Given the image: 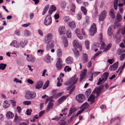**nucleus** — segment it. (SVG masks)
Wrapping results in <instances>:
<instances>
[{"label":"nucleus","instance_id":"1","mask_svg":"<svg viewBox=\"0 0 125 125\" xmlns=\"http://www.w3.org/2000/svg\"><path fill=\"white\" fill-rule=\"evenodd\" d=\"M78 80V79L76 77V75H74L66 82V85H68L69 84H71L72 85H73L77 82Z\"/></svg>","mask_w":125,"mask_h":125},{"label":"nucleus","instance_id":"2","mask_svg":"<svg viewBox=\"0 0 125 125\" xmlns=\"http://www.w3.org/2000/svg\"><path fill=\"white\" fill-rule=\"evenodd\" d=\"M36 96V94L34 92H28L25 95L26 98L29 100L34 99Z\"/></svg>","mask_w":125,"mask_h":125},{"label":"nucleus","instance_id":"3","mask_svg":"<svg viewBox=\"0 0 125 125\" xmlns=\"http://www.w3.org/2000/svg\"><path fill=\"white\" fill-rule=\"evenodd\" d=\"M52 23V19L51 15L48 14L45 18L44 21V24L46 26L51 24Z\"/></svg>","mask_w":125,"mask_h":125},{"label":"nucleus","instance_id":"4","mask_svg":"<svg viewBox=\"0 0 125 125\" xmlns=\"http://www.w3.org/2000/svg\"><path fill=\"white\" fill-rule=\"evenodd\" d=\"M104 87V85H100L98 87L96 88L93 91V93L96 94L97 95V96H98L99 95L100 93L103 90Z\"/></svg>","mask_w":125,"mask_h":125},{"label":"nucleus","instance_id":"5","mask_svg":"<svg viewBox=\"0 0 125 125\" xmlns=\"http://www.w3.org/2000/svg\"><path fill=\"white\" fill-rule=\"evenodd\" d=\"M96 32V25L95 23H93L89 31L90 34L91 36L94 35Z\"/></svg>","mask_w":125,"mask_h":125},{"label":"nucleus","instance_id":"6","mask_svg":"<svg viewBox=\"0 0 125 125\" xmlns=\"http://www.w3.org/2000/svg\"><path fill=\"white\" fill-rule=\"evenodd\" d=\"M76 100L79 103H82L84 100V95L82 94H79L76 97Z\"/></svg>","mask_w":125,"mask_h":125},{"label":"nucleus","instance_id":"7","mask_svg":"<svg viewBox=\"0 0 125 125\" xmlns=\"http://www.w3.org/2000/svg\"><path fill=\"white\" fill-rule=\"evenodd\" d=\"M62 59L59 58L56 64V66L59 69H62Z\"/></svg>","mask_w":125,"mask_h":125},{"label":"nucleus","instance_id":"8","mask_svg":"<svg viewBox=\"0 0 125 125\" xmlns=\"http://www.w3.org/2000/svg\"><path fill=\"white\" fill-rule=\"evenodd\" d=\"M43 84V83L42 81H37L35 84V87L36 89H39L42 88Z\"/></svg>","mask_w":125,"mask_h":125},{"label":"nucleus","instance_id":"9","mask_svg":"<svg viewBox=\"0 0 125 125\" xmlns=\"http://www.w3.org/2000/svg\"><path fill=\"white\" fill-rule=\"evenodd\" d=\"M118 62H117L114 63L112 65H110L109 67L110 70L111 71L115 70L118 67Z\"/></svg>","mask_w":125,"mask_h":125},{"label":"nucleus","instance_id":"10","mask_svg":"<svg viewBox=\"0 0 125 125\" xmlns=\"http://www.w3.org/2000/svg\"><path fill=\"white\" fill-rule=\"evenodd\" d=\"M106 13L105 11H103L101 13L99 16V19L100 21H102L105 18L106 15Z\"/></svg>","mask_w":125,"mask_h":125},{"label":"nucleus","instance_id":"11","mask_svg":"<svg viewBox=\"0 0 125 125\" xmlns=\"http://www.w3.org/2000/svg\"><path fill=\"white\" fill-rule=\"evenodd\" d=\"M87 71V70L86 69H84L83 71L81 72V74L80 75V82H81L82 80L85 78Z\"/></svg>","mask_w":125,"mask_h":125},{"label":"nucleus","instance_id":"12","mask_svg":"<svg viewBox=\"0 0 125 125\" xmlns=\"http://www.w3.org/2000/svg\"><path fill=\"white\" fill-rule=\"evenodd\" d=\"M59 33L60 35L64 34L65 33V30L64 26L60 27L58 28Z\"/></svg>","mask_w":125,"mask_h":125},{"label":"nucleus","instance_id":"13","mask_svg":"<svg viewBox=\"0 0 125 125\" xmlns=\"http://www.w3.org/2000/svg\"><path fill=\"white\" fill-rule=\"evenodd\" d=\"M56 10V8L54 5H51L48 11V13L49 14L51 15L53 12L55 11Z\"/></svg>","mask_w":125,"mask_h":125},{"label":"nucleus","instance_id":"14","mask_svg":"<svg viewBox=\"0 0 125 125\" xmlns=\"http://www.w3.org/2000/svg\"><path fill=\"white\" fill-rule=\"evenodd\" d=\"M73 44L75 48L76 49L81 46V44L79 43L77 41L74 40L73 42Z\"/></svg>","mask_w":125,"mask_h":125},{"label":"nucleus","instance_id":"15","mask_svg":"<svg viewBox=\"0 0 125 125\" xmlns=\"http://www.w3.org/2000/svg\"><path fill=\"white\" fill-rule=\"evenodd\" d=\"M65 61L67 64H71L73 62V58L71 57H69L66 59Z\"/></svg>","mask_w":125,"mask_h":125},{"label":"nucleus","instance_id":"16","mask_svg":"<svg viewBox=\"0 0 125 125\" xmlns=\"http://www.w3.org/2000/svg\"><path fill=\"white\" fill-rule=\"evenodd\" d=\"M6 115L7 118L10 119L12 118L13 117L14 115L11 112L9 111L7 112Z\"/></svg>","mask_w":125,"mask_h":125},{"label":"nucleus","instance_id":"17","mask_svg":"<svg viewBox=\"0 0 125 125\" xmlns=\"http://www.w3.org/2000/svg\"><path fill=\"white\" fill-rule=\"evenodd\" d=\"M48 44L47 46V49L48 50H49L48 49L49 48H52L54 47V45L51 41H48Z\"/></svg>","mask_w":125,"mask_h":125},{"label":"nucleus","instance_id":"18","mask_svg":"<svg viewBox=\"0 0 125 125\" xmlns=\"http://www.w3.org/2000/svg\"><path fill=\"white\" fill-rule=\"evenodd\" d=\"M105 81L104 78L102 77V76L101 78H99V80L98 81V83H97V84L100 85L104 83Z\"/></svg>","mask_w":125,"mask_h":125},{"label":"nucleus","instance_id":"19","mask_svg":"<svg viewBox=\"0 0 125 125\" xmlns=\"http://www.w3.org/2000/svg\"><path fill=\"white\" fill-rule=\"evenodd\" d=\"M109 14L111 18H114L115 17L114 10L113 9H111L109 10Z\"/></svg>","mask_w":125,"mask_h":125},{"label":"nucleus","instance_id":"20","mask_svg":"<svg viewBox=\"0 0 125 125\" xmlns=\"http://www.w3.org/2000/svg\"><path fill=\"white\" fill-rule=\"evenodd\" d=\"M113 37L114 39H115V41L117 43H118L120 41V39L121 37V36L118 35L117 36L113 35Z\"/></svg>","mask_w":125,"mask_h":125},{"label":"nucleus","instance_id":"21","mask_svg":"<svg viewBox=\"0 0 125 125\" xmlns=\"http://www.w3.org/2000/svg\"><path fill=\"white\" fill-rule=\"evenodd\" d=\"M19 43L16 40H14L12 42L10 43V45L11 46H13L15 47H17L19 46Z\"/></svg>","mask_w":125,"mask_h":125},{"label":"nucleus","instance_id":"22","mask_svg":"<svg viewBox=\"0 0 125 125\" xmlns=\"http://www.w3.org/2000/svg\"><path fill=\"white\" fill-rule=\"evenodd\" d=\"M67 23L69 26L72 29L75 27V23L73 21H69L67 22Z\"/></svg>","mask_w":125,"mask_h":125},{"label":"nucleus","instance_id":"23","mask_svg":"<svg viewBox=\"0 0 125 125\" xmlns=\"http://www.w3.org/2000/svg\"><path fill=\"white\" fill-rule=\"evenodd\" d=\"M3 105L4 108H8L10 106V104L7 100H5L4 101Z\"/></svg>","mask_w":125,"mask_h":125},{"label":"nucleus","instance_id":"24","mask_svg":"<svg viewBox=\"0 0 125 125\" xmlns=\"http://www.w3.org/2000/svg\"><path fill=\"white\" fill-rule=\"evenodd\" d=\"M66 97L65 96H63L58 100V103L59 104H60L62 103L66 99Z\"/></svg>","mask_w":125,"mask_h":125},{"label":"nucleus","instance_id":"25","mask_svg":"<svg viewBox=\"0 0 125 125\" xmlns=\"http://www.w3.org/2000/svg\"><path fill=\"white\" fill-rule=\"evenodd\" d=\"M52 37V35L51 33H49L45 37V40L46 41H50V40L51 39Z\"/></svg>","mask_w":125,"mask_h":125},{"label":"nucleus","instance_id":"26","mask_svg":"<svg viewBox=\"0 0 125 125\" xmlns=\"http://www.w3.org/2000/svg\"><path fill=\"white\" fill-rule=\"evenodd\" d=\"M95 96L93 94H91L88 99V100H89L91 103L94 102V101Z\"/></svg>","mask_w":125,"mask_h":125},{"label":"nucleus","instance_id":"27","mask_svg":"<svg viewBox=\"0 0 125 125\" xmlns=\"http://www.w3.org/2000/svg\"><path fill=\"white\" fill-rule=\"evenodd\" d=\"M53 105V103L51 102L49 103L46 110L47 112H48L50 110V109L52 108Z\"/></svg>","mask_w":125,"mask_h":125},{"label":"nucleus","instance_id":"28","mask_svg":"<svg viewBox=\"0 0 125 125\" xmlns=\"http://www.w3.org/2000/svg\"><path fill=\"white\" fill-rule=\"evenodd\" d=\"M27 41L26 40H23L20 42V45L22 47H24L26 45Z\"/></svg>","mask_w":125,"mask_h":125},{"label":"nucleus","instance_id":"29","mask_svg":"<svg viewBox=\"0 0 125 125\" xmlns=\"http://www.w3.org/2000/svg\"><path fill=\"white\" fill-rule=\"evenodd\" d=\"M75 8V5L73 4H72L71 6L70 11L71 12H72V14L73 13H74Z\"/></svg>","mask_w":125,"mask_h":125},{"label":"nucleus","instance_id":"30","mask_svg":"<svg viewBox=\"0 0 125 125\" xmlns=\"http://www.w3.org/2000/svg\"><path fill=\"white\" fill-rule=\"evenodd\" d=\"M89 106V105L87 102H85L82 105L81 107L82 109L84 110L85 109H87L88 108Z\"/></svg>","mask_w":125,"mask_h":125},{"label":"nucleus","instance_id":"31","mask_svg":"<svg viewBox=\"0 0 125 125\" xmlns=\"http://www.w3.org/2000/svg\"><path fill=\"white\" fill-rule=\"evenodd\" d=\"M83 63H84V62L88 61V56L87 54L85 53L83 54Z\"/></svg>","mask_w":125,"mask_h":125},{"label":"nucleus","instance_id":"32","mask_svg":"<svg viewBox=\"0 0 125 125\" xmlns=\"http://www.w3.org/2000/svg\"><path fill=\"white\" fill-rule=\"evenodd\" d=\"M45 61L49 63L50 62V57L48 54L46 55L44 59Z\"/></svg>","mask_w":125,"mask_h":125},{"label":"nucleus","instance_id":"33","mask_svg":"<svg viewBox=\"0 0 125 125\" xmlns=\"http://www.w3.org/2000/svg\"><path fill=\"white\" fill-rule=\"evenodd\" d=\"M109 75V73L107 72H105L102 75V77H104L105 81H106L107 79V77Z\"/></svg>","mask_w":125,"mask_h":125},{"label":"nucleus","instance_id":"34","mask_svg":"<svg viewBox=\"0 0 125 125\" xmlns=\"http://www.w3.org/2000/svg\"><path fill=\"white\" fill-rule=\"evenodd\" d=\"M21 119L20 117L17 116L16 115H15L14 121L15 122L17 123L18 121H21Z\"/></svg>","mask_w":125,"mask_h":125},{"label":"nucleus","instance_id":"35","mask_svg":"<svg viewBox=\"0 0 125 125\" xmlns=\"http://www.w3.org/2000/svg\"><path fill=\"white\" fill-rule=\"evenodd\" d=\"M7 65L6 64L2 63H0V69L4 70L5 68Z\"/></svg>","mask_w":125,"mask_h":125},{"label":"nucleus","instance_id":"36","mask_svg":"<svg viewBox=\"0 0 125 125\" xmlns=\"http://www.w3.org/2000/svg\"><path fill=\"white\" fill-rule=\"evenodd\" d=\"M107 33L109 36H111L112 35V29L110 27H109L108 29Z\"/></svg>","mask_w":125,"mask_h":125},{"label":"nucleus","instance_id":"37","mask_svg":"<svg viewBox=\"0 0 125 125\" xmlns=\"http://www.w3.org/2000/svg\"><path fill=\"white\" fill-rule=\"evenodd\" d=\"M116 19L118 21L120 22L122 20V17L120 14H118L116 15Z\"/></svg>","mask_w":125,"mask_h":125},{"label":"nucleus","instance_id":"38","mask_svg":"<svg viewBox=\"0 0 125 125\" xmlns=\"http://www.w3.org/2000/svg\"><path fill=\"white\" fill-rule=\"evenodd\" d=\"M118 0H114V9L116 10L117 9Z\"/></svg>","mask_w":125,"mask_h":125},{"label":"nucleus","instance_id":"39","mask_svg":"<svg viewBox=\"0 0 125 125\" xmlns=\"http://www.w3.org/2000/svg\"><path fill=\"white\" fill-rule=\"evenodd\" d=\"M66 6V3L64 1H62L61 4V7L62 9H64Z\"/></svg>","mask_w":125,"mask_h":125},{"label":"nucleus","instance_id":"40","mask_svg":"<svg viewBox=\"0 0 125 125\" xmlns=\"http://www.w3.org/2000/svg\"><path fill=\"white\" fill-rule=\"evenodd\" d=\"M66 35L68 38H70L71 36V34L70 30H67L66 31Z\"/></svg>","mask_w":125,"mask_h":125},{"label":"nucleus","instance_id":"41","mask_svg":"<svg viewBox=\"0 0 125 125\" xmlns=\"http://www.w3.org/2000/svg\"><path fill=\"white\" fill-rule=\"evenodd\" d=\"M9 101L10 102V103L13 107H14L16 106V102L15 101L12 100H10Z\"/></svg>","mask_w":125,"mask_h":125},{"label":"nucleus","instance_id":"42","mask_svg":"<svg viewBox=\"0 0 125 125\" xmlns=\"http://www.w3.org/2000/svg\"><path fill=\"white\" fill-rule=\"evenodd\" d=\"M49 84V81H47L44 84L43 86L42 89H46L48 86Z\"/></svg>","mask_w":125,"mask_h":125},{"label":"nucleus","instance_id":"43","mask_svg":"<svg viewBox=\"0 0 125 125\" xmlns=\"http://www.w3.org/2000/svg\"><path fill=\"white\" fill-rule=\"evenodd\" d=\"M76 110L77 109L75 108H72L70 109L69 112L72 114L76 111Z\"/></svg>","mask_w":125,"mask_h":125},{"label":"nucleus","instance_id":"44","mask_svg":"<svg viewBox=\"0 0 125 125\" xmlns=\"http://www.w3.org/2000/svg\"><path fill=\"white\" fill-rule=\"evenodd\" d=\"M63 42L64 43V46L65 47H67L68 45V43L66 38H64V39L63 40Z\"/></svg>","mask_w":125,"mask_h":125},{"label":"nucleus","instance_id":"45","mask_svg":"<svg viewBox=\"0 0 125 125\" xmlns=\"http://www.w3.org/2000/svg\"><path fill=\"white\" fill-rule=\"evenodd\" d=\"M111 46V43H109L108 44L106 47L105 48L104 51H106L108 50L110 48Z\"/></svg>","mask_w":125,"mask_h":125},{"label":"nucleus","instance_id":"46","mask_svg":"<svg viewBox=\"0 0 125 125\" xmlns=\"http://www.w3.org/2000/svg\"><path fill=\"white\" fill-rule=\"evenodd\" d=\"M81 9L84 15H86V14L87 11L86 9L84 7H82L81 8Z\"/></svg>","mask_w":125,"mask_h":125},{"label":"nucleus","instance_id":"47","mask_svg":"<svg viewBox=\"0 0 125 125\" xmlns=\"http://www.w3.org/2000/svg\"><path fill=\"white\" fill-rule=\"evenodd\" d=\"M57 55L58 56L60 57L62 56V52L60 49H58L57 52Z\"/></svg>","mask_w":125,"mask_h":125},{"label":"nucleus","instance_id":"48","mask_svg":"<svg viewBox=\"0 0 125 125\" xmlns=\"http://www.w3.org/2000/svg\"><path fill=\"white\" fill-rule=\"evenodd\" d=\"M77 18L78 20H80L82 18V13L80 12H79L77 15Z\"/></svg>","mask_w":125,"mask_h":125},{"label":"nucleus","instance_id":"49","mask_svg":"<svg viewBox=\"0 0 125 125\" xmlns=\"http://www.w3.org/2000/svg\"><path fill=\"white\" fill-rule=\"evenodd\" d=\"M24 33L25 36H27L29 35L30 33L27 30H25L24 31Z\"/></svg>","mask_w":125,"mask_h":125},{"label":"nucleus","instance_id":"50","mask_svg":"<svg viewBox=\"0 0 125 125\" xmlns=\"http://www.w3.org/2000/svg\"><path fill=\"white\" fill-rule=\"evenodd\" d=\"M85 44L86 49H88L89 48V41L88 40H86L85 42Z\"/></svg>","mask_w":125,"mask_h":125},{"label":"nucleus","instance_id":"51","mask_svg":"<svg viewBox=\"0 0 125 125\" xmlns=\"http://www.w3.org/2000/svg\"><path fill=\"white\" fill-rule=\"evenodd\" d=\"M31 102L30 101H24L23 104H24L26 105H29L30 104Z\"/></svg>","mask_w":125,"mask_h":125},{"label":"nucleus","instance_id":"52","mask_svg":"<svg viewBox=\"0 0 125 125\" xmlns=\"http://www.w3.org/2000/svg\"><path fill=\"white\" fill-rule=\"evenodd\" d=\"M71 70V68L67 66H65L64 69V70L65 72H66V71L69 72Z\"/></svg>","mask_w":125,"mask_h":125},{"label":"nucleus","instance_id":"53","mask_svg":"<svg viewBox=\"0 0 125 125\" xmlns=\"http://www.w3.org/2000/svg\"><path fill=\"white\" fill-rule=\"evenodd\" d=\"M120 118L119 117H116L113 118H112L111 119V120L112 122L114 121L117 119H118V120L120 121Z\"/></svg>","mask_w":125,"mask_h":125},{"label":"nucleus","instance_id":"54","mask_svg":"<svg viewBox=\"0 0 125 125\" xmlns=\"http://www.w3.org/2000/svg\"><path fill=\"white\" fill-rule=\"evenodd\" d=\"M77 37L80 39H82L83 38V37L82 34L80 33V32L76 34Z\"/></svg>","mask_w":125,"mask_h":125},{"label":"nucleus","instance_id":"55","mask_svg":"<svg viewBox=\"0 0 125 125\" xmlns=\"http://www.w3.org/2000/svg\"><path fill=\"white\" fill-rule=\"evenodd\" d=\"M125 57V54L123 53L122 54L120 57V61L124 59Z\"/></svg>","mask_w":125,"mask_h":125},{"label":"nucleus","instance_id":"56","mask_svg":"<svg viewBox=\"0 0 125 125\" xmlns=\"http://www.w3.org/2000/svg\"><path fill=\"white\" fill-rule=\"evenodd\" d=\"M32 111L29 109H27L26 111V114L27 115H30L31 114V112Z\"/></svg>","mask_w":125,"mask_h":125},{"label":"nucleus","instance_id":"57","mask_svg":"<svg viewBox=\"0 0 125 125\" xmlns=\"http://www.w3.org/2000/svg\"><path fill=\"white\" fill-rule=\"evenodd\" d=\"M27 81L28 83L31 84H32L34 83L33 81L31 79H28Z\"/></svg>","mask_w":125,"mask_h":125},{"label":"nucleus","instance_id":"58","mask_svg":"<svg viewBox=\"0 0 125 125\" xmlns=\"http://www.w3.org/2000/svg\"><path fill=\"white\" fill-rule=\"evenodd\" d=\"M38 31L39 34L41 36H42L43 35V33L42 30L40 29H38Z\"/></svg>","mask_w":125,"mask_h":125},{"label":"nucleus","instance_id":"59","mask_svg":"<svg viewBox=\"0 0 125 125\" xmlns=\"http://www.w3.org/2000/svg\"><path fill=\"white\" fill-rule=\"evenodd\" d=\"M16 109L18 112V113L20 114V113L21 110V108L19 106H18L17 107Z\"/></svg>","mask_w":125,"mask_h":125},{"label":"nucleus","instance_id":"60","mask_svg":"<svg viewBox=\"0 0 125 125\" xmlns=\"http://www.w3.org/2000/svg\"><path fill=\"white\" fill-rule=\"evenodd\" d=\"M107 62L109 63V64H112L114 62V60L113 59H108Z\"/></svg>","mask_w":125,"mask_h":125},{"label":"nucleus","instance_id":"61","mask_svg":"<svg viewBox=\"0 0 125 125\" xmlns=\"http://www.w3.org/2000/svg\"><path fill=\"white\" fill-rule=\"evenodd\" d=\"M102 52H100L99 51L97 52L96 53V54H95V55L94 56V58H95V57L97 56H98Z\"/></svg>","mask_w":125,"mask_h":125},{"label":"nucleus","instance_id":"62","mask_svg":"<svg viewBox=\"0 0 125 125\" xmlns=\"http://www.w3.org/2000/svg\"><path fill=\"white\" fill-rule=\"evenodd\" d=\"M55 19L56 20L58 19L59 17V15L58 14H56L54 15Z\"/></svg>","mask_w":125,"mask_h":125},{"label":"nucleus","instance_id":"63","mask_svg":"<svg viewBox=\"0 0 125 125\" xmlns=\"http://www.w3.org/2000/svg\"><path fill=\"white\" fill-rule=\"evenodd\" d=\"M14 81V82H15L16 83H21V81H19L17 78H15L13 80Z\"/></svg>","mask_w":125,"mask_h":125},{"label":"nucleus","instance_id":"64","mask_svg":"<svg viewBox=\"0 0 125 125\" xmlns=\"http://www.w3.org/2000/svg\"><path fill=\"white\" fill-rule=\"evenodd\" d=\"M120 46L122 48H125V46L124 45V43L123 42H121L119 44Z\"/></svg>","mask_w":125,"mask_h":125}]
</instances>
